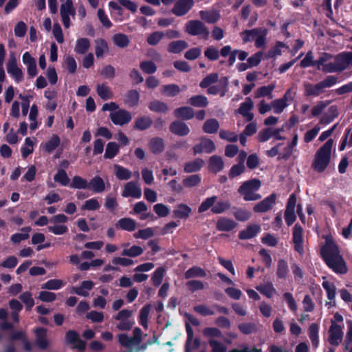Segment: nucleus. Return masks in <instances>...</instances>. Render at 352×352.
<instances>
[{
    "mask_svg": "<svg viewBox=\"0 0 352 352\" xmlns=\"http://www.w3.org/2000/svg\"><path fill=\"white\" fill-rule=\"evenodd\" d=\"M320 254L327 265L335 273L345 274L348 272L346 263L340 253L338 246L330 239L326 240L320 249Z\"/></svg>",
    "mask_w": 352,
    "mask_h": 352,
    "instance_id": "1",
    "label": "nucleus"
},
{
    "mask_svg": "<svg viewBox=\"0 0 352 352\" xmlns=\"http://www.w3.org/2000/svg\"><path fill=\"white\" fill-rule=\"evenodd\" d=\"M333 141L328 140L316 153L311 167L318 173L325 170L330 163Z\"/></svg>",
    "mask_w": 352,
    "mask_h": 352,
    "instance_id": "2",
    "label": "nucleus"
},
{
    "mask_svg": "<svg viewBox=\"0 0 352 352\" xmlns=\"http://www.w3.org/2000/svg\"><path fill=\"white\" fill-rule=\"evenodd\" d=\"M231 208V203L229 200H219L217 197L212 195L205 199L198 208L199 213H204L210 208L212 214H222Z\"/></svg>",
    "mask_w": 352,
    "mask_h": 352,
    "instance_id": "3",
    "label": "nucleus"
},
{
    "mask_svg": "<svg viewBox=\"0 0 352 352\" xmlns=\"http://www.w3.org/2000/svg\"><path fill=\"white\" fill-rule=\"evenodd\" d=\"M261 182L254 178L243 182L238 189V192L243 196L245 201H256L261 198V195L256 192L260 188Z\"/></svg>",
    "mask_w": 352,
    "mask_h": 352,
    "instance_id": "4",
    "label": "nucleus"
},
{
    "mask_svg": "<svg viewBox=\"0 0 352 352\" xmlns=\"http://www.w3.org/2000/svg\"><path fill=\"white\" fill-rule=\"evenodd\" d=\"M352 65V52H342L332 56L331 63L327 65V72H339L346 69Z\"/></svg>",
    "mask_w": 352,
    "mask_h": 352,
    "instance_id": "5",
    "label": "nucleus"
},
{
    "mask_svg": "<svg viewBox=\"0 0 352 352\" xmlns=\"http://www.w3.org/2000/svg\"><path fill=\"white\" fill-rule=\"evenodd\" d=\"M186 32L192 36H201L207 39L209 36V31L204 23L199 20L189 21L185 26Z\"/></svg>",
    "mask_w": 352,
    "mask_h": 352,
    "instance_id": "6",
    "label": "nucleus"
},
{
    "mask_svg": "<svg viewBox=\"0 0 352 352\" xmlns=\"http://www.w3.org/2000/svg\"><path fill=\"white\" fill-rule=\"evenodd\" d=\"M6 69L8 74L15 82H20L23 80L24 73L22 69L19 67L16 58L14 56L10 57L6 65Z\"/></svg>",
    "mask_w": 352,
    "mask_h": 352,
    "instance_id": "7",
    "label": "nucleus"
},
{
    "mask_svg": "<svg viewBox=\"0 0 352 352\" xmlns=\"http://www.w3.org/2000/svg\"><path fill=\"white\" fill-rule=\"evenodd\" d=\"M60 16L65 28L70 26V16L74 17L76 12L72 0H65L60 6Z\"/></svg>",
    "mask_w": 352,
    "mask_h": 352,
    "instance_id": "8",
    "label": "nucleus"
},
{
    "mask_svg": "<svg viewBox=\"0 0 352 352\" xmlns=\"http://www.w3.org/2000/svg\"><path fill=\"white\" fill-rule=\"evenodd\" d=\"M296 195L295 193L290 195L286 205L285 211V220L288 226H292L296 220L295 207L296 206Z\"/></svg>",
    "mask_w": 352,
    "mask_h": 352,
    "instance_id": "9",
    "label": "nucleus"
},
{
    "mask_svg": "<svg viewBox=\"0 0 352 352\" xmlns=\"http://www.w3.org/2000/svg\"><path fill=\"white\" fill-rule=\"evenodd\" d=\"M343 331L340 325L331 320V324L329 329L328 342L333 346H338L342 341Z\"/></svg>",
    "mask_w": 352,
    "mask_h": 352,
    "instance_id": "10",
    "label": "nucleus"
},
{
    "mask_svg": "<svg viewBox=\"0 0 352 352\" xmlns=\"http://www.w3.org/2000/svg\"><path fill=\"white\" fill-rule=\"evenodd\" d=\"M292 241L294 244V250L300 254L304 253L303 249V229L299 223H296L293 228Z\"/></svg>",
    "mask_w": 352,
    "mask_h": 352,
    "instance_id": "11",
    "label": "nucleus"
},
{
    "mask_svg": "<svg viewBox=\"0 0 352 352\" xmlns=\"http://www.w3.org/2000/svg\"><path fill=\"white\" fill-rule=\"evenodd\" d=\"M276 197L277 196L276 193H272L271 195L265 197L263 200L258 202L254 206V212L261 213L270 210L275 204Z\"/></svg>",
    "mask_w": 352,
    "mask_h": 352,
    "instance_id": "12",
    "label": "nucleus"
},
{
    "mask_svg": "<svg viewBox=\"0 0 352 352\" xmlns=\"http://www.w3.org/2000/svg\"><path fill=\"white\" fill-rule=\"evenodd\" d=\"M22 62L26 67L29 77L34 78L38 74L36 59L28 52H25L22 56Z\"/></svg>",
    "mask_w": 352,
    "mask_h": 352,
    "instance_id": "13",
    "label": "nucleus"
},
{
    "mask_svg": "<svg viewBox=\"0 0 352 352\" xmlns=\"http://www.w3.org/2000/svg\"><path fill=\"white\" fill-rule=\"evenodd\" d=\"M194 5V0H178L172 9V12L177 16L186 14Z\"/></svg>",
    "mask_w": 352,
    "mask_h": 352,
    "instance_id": "14",
    "label": "nucleus"
},
{
    "mask_svg": "<svg viewBox=\"0 0 352 352\" xmlns=\"http://www.w3.org/2000/svg\"><path fill=\"white\" fill-rule=\"evenodd\" d=\"M111 122L116 125H123L131 120V115L126 110L120 109L110 114Z\"/></svg>",
    "mask_w": 352,
    "mask_h": 352,
    "instance_id": "15",
    "label": "nucleus"
},
{
    "mask_svg": "<svg viewBox=\"0 0 352 352\" xmlns=\"http://www.w3.org/2000/svg\"><path fill=\"white\" fill-rule=\"evenodd\" d=\"M122 196L124 197H131L135 199H140L142 197V190L135 182L131 181L125 184Z\"/></svg>",
    "mask_w": 352,
    "mask_h": 352,
    "instance_id": "16",
    "label": "nucleus"
},
{
    "mask_svg": "<svg viewBox=\"0 0 352 352\" xmlns=\"http://www.w3.org/2000/svg\"><path fill=\"white\" fill-rule=\"evenodd\" d=\"M169 130L173 134L179 136H185L190 133L188 125L185 122L178 120L174 121L170 124Z\"/></svg>",
    "mask_w": 352,
    "mask_h": 352,
    "instance_id": "17",
    "label": "nucleus"
},
{
    "mask_svg": "<svg viewBox=\"0 0 352 352\" xmlns=\"http://www.w3.org/2000/svg\"><path fill=\"white\" fill-rule=\"evenodd\" d=\"M261 231V227L257 224L248 225L245 229L239 233V239L241 240H247L252 239L257 235Z\"/></svg>",
    "mask_w": 352,
    "mask_h": 352,
    "instance_id": "18",
    "label": "nucleus"
},
{
    "mask_svg": "<svg viewBox=\"0 0 352 352\" xmlns=\"http://www.w3.org/2000/svg\"><path fill=\"white\" fill-rule=\"evenodd\" d=\"M236 226V222L227 217L219 218L216 225L217 230L221 232H230Z\"/></svg>",
    "mask_w": 352,
    "mask_h": 352,
    "instance_id": "19",
    "label": "nucleus"
},
{
    "mask_svg": "<svg viewBox=\"0 0 352 352\" xmlns=\"http://www.w3.org/2000/svg\"><path fill=\"white\" fill-rule=\"evenodd\" d=\"M94 193H101L105 190V183L103 179L96 175L91 178L89 182V188Z\"/></svg>",
    "mask_w": 352,
    "mask_h": 352,
    "instance_id": "20",
    "label": "nucleus"
},
{
    "mask_svg": "<svg viewBox=\"0 0 352 352\" xmlns=\"http://www.w3.org/2000/svg\"><path fill=\"white\" fill-rule=\"evenodd\" d=\"M36 333V344L42 349L45 350L48 346V342L46 338L47 329L43 327H38L35 330Z\"/></svg>",
    "mask_w": 352,
    "mask_h": 352,
    "instance_id": "21",
    "label": "nucleus"
},
{
    "mask_svg": "<svg viewBox=\"0 0 352 352\" xmlns=\"http://www.w3.org/2000/svg\"><path fill=\"white\" fill-rule=\"evenodd\" d=\"M290 91L291 89H287L283 98L275 100L272 102V105L274 113H280L283 111L284 109L287 107L288 104L287 101L288 100V97H291Z\"/></svg>",
    "mask_w": 352,
    "mask_h": 352,
    "instance_id": "22",
    "label": "nucleus"
},
{
    "mask_svg": "<svg viewBox=\"0 0 352 352\" xmlns=\"http://www.w3.org/2000/svg\"><path fill=\"white\" fill-rule=\"evenodd\" d=\"M174 116L178 119L190 120L195 116L193 109L190 107H182L174 110Z\"/></svg>",
    "mask_w": 352,
    "mask_h": 352,
    "instance_id": "23",
    "label": "nucleus"
},
{
    "mask_svg": "<svg viewBox=\"0 0 352 352\" xmlns=\"http://www.w3.org/2000/svg\"><path fill=\"white\" fill-rule=\"evenodd\" d=\"M224 166L223 161L221 157L219 155H212L209 159L208 168L210 171L217 173L220 172Z\"/></svg>",
    "mask_w": 352,
    "mask_h": 352,
    "instance_id": "24",
    "label": "nucleus"
},
{
    "mask_svg": "<svg viewBox=\"0 0 352 352\" xmlns=\"http://www.w3.org/2000/svg\"><path fill=\"white\" fill-rule=\"evenodd\" d=\"M116 227L123 230L132 232L136 228V223L133 219L124 217L118 220L116 224Z\"/></svg>",
    "mask_w": 352,
    "mask_h": 352,
    "instance_id": "25",
    "label": "nucleus"
},
{
    "mask_svg": "<svg viewBox=\"0 0 352 352\" xmlns=\"http://www.w3.org/2000/svg\"><path fill=\"white\" fill-rule=\"evenodd\" d=\"M191 208L186 204H180L173 211V217L178 219H187L191 213Z\"/></svg>",
    "mask_w": 352,
    "mask_h": 352,
    "instance_id": "26",
    "label": "nucleus"
},
{
    "mask_svg": "<svg viewBox=\"0 0 352 352\" xmlns=\"http://www.w3.org/2000/svg\"><path fill=\"white\" fill-rule=\"evenodd\" d=\"M204 165V161L201 158H197L193 161L187 162L184 167L185 173H190L199 171Z\"/></svg>",
    "mask_w": 352,
    "mask_h": 352,
    "instance_id": "27",
    "label": "nucleus"
},
{
    "mask_svg": "<svg viewBox=\"0 0 352 352\" xmlns=\"http://www.w3.org/2000/svg\"><path fill=\"white\" fill-rule=\"evenodd\" d=\"M331 54L327 53L320 54L318 59L316 60V67L318 69H322L324 72H327V65L331 63Z\"/></svg>",
    "mask_w": 352,
    "mask_h": 352,
    "instance_id": "28",
    "label": "nucleus"
},
{
    "mask_svg": "<svg viewBox=\"0 0 352 352\" xmlns=\"http://www.w3.org/2000/svg\"><path fill=\"white\" fill-rule=\"evenodd\" d=\"M202 129L206 133H216L219 129V123L215 118H210L205 121Z\"/></svg>",
    "mask_w": 352,
    "mask_h": 352,
    "instance_id": "29",
    "label": "nucleus"
},
{
    "mask_svg": "<svg viewBox=\"0 0 352 352\" xmlns=\"http://www.w3.org/2000/svg\"><path fill=\"white\" fill-rule=\"evenodd\" d=\"M206 276V271L203 268L198 267V266H193V267L189 268L184 273V277L186 279H190V278H196V277L204 278Z\"/></svg>",
    "mask_w": 352,
    "mask_h": 352,
    "instance_id": "30",
    "label": "nucleus"
},
{
    "mask_svg": "<svg viewBox=\"0 0 352 352\" xmlns=\"http://www.w3.org/2000/svg\"><path fill=\"white\" fill-rule=\"evenodd\" d=\"M337 77L335 76H329L325 78L323 80L314 85H306L305 88H326L334 85L337 82Z\"/></svg>",
    "mask_w": 352,
    "mask_h": 352,
    "instance_id": "31",
    "label": "nucleus"
},
{
    "mask_svg": "<svg viewBox=\"0 0 352 352\" xmlns=\"http://www.w3.org/2000/svg\"><path fill=\"white\" fill-rule=\"evenodd\" d=\"M289 267L287 262L282 258L278 261L276 276L279 279H285L289 273Z\"/></svg>",
    "mask_w": 352,
    "mask_h": 352,
    "instance_id": "32",
    "label": "nucleus"
},
{
    "mask_svg": "<svg viewBox=\"0 0 352 352\" xmlns=\"http://www.w3.org/2000/svg\"><path fill=\"white\" fill-rule=\"evenodd\" d=\"M140 94L137 89H131L125 96L124 102L129 107H133L138 104Z\"/></svg>",
    "mask_w": 352,
    "mask_h": 352,
    "instance_id": "33",
    "label": "nucleus"
},
{
    "mask_svg": "<svg viewBox=\"0 0 352 352\" xmlns=\"http://www.w3.org/2000/svg\"><path fill=\"white\" fill-rule=\"evenodd\" d=\"M319 325L317 323H312L309 327V337L311 341L312 346L318 347L319 344L318 338Z\"/></svg>",
    "mask_w": 352,
    "mask_h": 352,
    "instance_id": "34",
    "label": "nucleus"
},
{
    "mask_svg": "<svg viewBox=\"0 0 352 352\" xmlns=\"http://www.w3.org/2000/svg\"><path fill=\"white\" fill-rule=\"evenodd\" d=\"M232 208L234 210L233 215L237 221H246L251 217V212L245 209L237 208L236 206H234Z\"/></svg>",
    "mask_w": 352,
    "mask_h": 352,
    "instance_id": "35",
    "label": "nucleus"
},
{
    "mask_svg": "<svg viewBox=\"0 0 352 352\" xmlns=\"http://www.w3.org/2000/svg\"><path fill=\"white\" fill-rule=\"evenodd\" d=\"M65 285V283L60 279H50L41 285V289L48 290H58Z\"/></svg>",
    "mask_w": 352,
    "mask_h": 352,
    "instance_id": "36",
    "label": "nucleus"
},
{
    "mask_svg": "<svg viewBox=\"0 0 352 352\" xmlns=\"http://www.w3.org/2000/svg\"><path fill=\"white\" fill-rule=\"evenodd\" d=\"M188 47V44L185 41L179 40L171 42L168 45V52L177 54Z\"/></svg>",
    "mask_w": 352,
    "mask_h": 352,
    "instance_id": "37",
    "label": "nucleus"
},
{
    "mask_svg": "<svg viewBox=\"0 0 352 352\" xmlns=\"http://www.w3.org/2000/svg\"><path fill=\"white\" fill-rule=\"evenodd\" d=\"M119 153V146L114 142H110L107 144L104 157L113 159Z\"/></svg>",
    "mask_w": 352,
    "mask_h": 352,
    "instance_id": "38",
    "label": "nucleus"
},
{
    "mask_svg": "<svg viewBox=\"0 0 352 352\" xmlns=\"http://www.w3.org/2000/svg\"><path fill=\"white\" fill-rule=\"evenodd\" d=\"M69 186L70 188L76 189H88L89 182L86 179H84L80 176L76 175L72 178V181Z\"/></svg>",
    "mask_w": 352,
    "mask_h": 352,
    "instance_id": "39",
    "label": "nucleus"
},
{
    "mask_svg": "<svg viewBox=\"0 0 352 352\" xmlns=\"http://www.w3.org/2000/svg\"><path fill=\"white\" fill-rule=\"evenodd\" d=\"M60 144V138L57 135H53L52 137L45 143V150L48 153L53 152Z\"/></svg>",
    "mask_w": 352,
    "mask_h": 352,
    "instance_id": "40",
    "label": "nucleus"
},
{
    "mask_svg": "<svg viewBox=\"0 0 352 352\" xmlns=\"http://www.w3.org/2000/svg\"><path fill=\"white\" fill-rule=\"evenodd\" d=\"M188 103L197 107H205L208 105V101L206 97L198 95L189 98Z\"/></svg>",
    "mask_w": 352,
    "mask_h": 352,
    "instance_id": "41",
    "label": "nucleus"
},
{
    "mask_svg": "<svg viewBox=\"0 0 352 352\" xmlns=\"http://www.w3.org/2000/svg\"><path fill=\"white\" fill-rule=\"evenodd\" d=\"M116 176L120 180H128L132 176V173L127 168L120 165H116Z\"/></svg>",
    "mask_w": 352,
    "mask_h": 352,
    "instance_id": "42",
    "label": "nucleus"
},
{
    "mask_svg": "<svg viewBox=\"0 0 352 352\" xmlns=\"http://www.w3.org/2000/svg\"><path fill=\"white\" fill-rule=\"evenodd\" d=\"M151 124L152 120L149 118L140 117L137 118L135 121L134 129L144 131L150 127Z\"/></svg>",
    "mask_w": 352,
    "mask_h": 352,
    "instance_id": "43",
    "label": "nucleus"
},
{
    "mask_svg": "<svg viewBox=\"0 0 352 352\" xmlns=\"http://www.w3.org/2000/svg\"><path fill=\"white\" fill-rule=\"evenodd\" d=\"M54 179L63 186H66L69 183V178L64 169L59 168L57 173L54 175Z\"/></svg>",
    "mask_w": 352,
    "mask_h": 352,
    "instance_id": "44",
    "label": "nucleus"
},
{
    "mask_svg": "<svg viewBox=\"0 0 352 352\" xmlns=\"http://www.w3.org/2000/svg\"><path fill=\"white\" fill-rule=\"evenodd\" d=\"M201 178L199 175H191L186 177L182 181L183 186L186 188H192L197 186L201 182Z\"/></svg>",
    "mask_w": 352,
    "mask_h": 352,
    "instance_id": "45",
    "label": "nucleus"
},
{
    "mask_svg": "<svg viewBox=\"0 0 352 352\" xmlns=\"http://www.w3.org/2000/svg\"><path fill=\"white\" fill-rule=\"evenodd\" d=\"M90 46L89 41L87 38H82L76 41L75 52L78 54H85Z\"/></svg>",
    "mask_w": 352,
    "mask_h": 352,
    "instance_id": "46",
    "label": "nucleus"
},
{
    "mask_svg": "<svg viewBox=\"0 0 352 352\" xmlns=\"http://www.w3.org/2000/svg\"><path fill=\"white\" fill-rule=\"evenodd\" d=\"M201 19L209 23H214L219 18V14L214 11H201L199 12Z\"/></svg>",
    "mask_w": 352,
    "mask_h": 352,
    "instance_id": "47",
    "label": "nucleus"
},
{
    "mask_svg": "<svg viewBox=\"0 0 352 352\" xmlns=\"http://www.w3.org/2000/svg\"><path fill=\"white\" fill-rule=\"evenodd\" d=\"M113 41L114 44L121 48L126 47L129 43L128 36L123 34H116L113 36Z\"/></svg>",
    "mask_w": 352,
    "mask_h": 352,
    "instance_id": "48",
    "label": "nucleus"
},
{
    "mask_svg": "<svg viewBox=\"0 0 352 352\" xmlns=\"http://www.w3.org/2000/svg\"><path fill=\"white\" fill-rule=\"evenodd\" d=\"M19 299L25 304L28 311L30 310L34 305V300L30 292H25L19 296Z\"/></svg>",
    "mask_w": 352,
    "mask_h": 352,
    "instance_id": "49",
    "label": "nucleus"
},
{
    "mask_svg": "<svg viewBox=\"0 0 352 352\" xmlns=\"http://www.w3.org/2000/svg\"><path fill=\"white\" fill-rule=\"evenodd\" d=\"M107 51V43L104 40L98 39L96 41V55L98 58L102 57Z\"/></svg>",
    "mask_w": 352,
    "mask_h": 352,
    "instance_id": "50",
    "label": "nucleus"
},
{
    "mask_svg": "<svg viewBox=\"0 0 352 352\" xmlns=\"http://www.w3.org/2000/svg\"><path fill=\"white\" fill-rule=\"evenodd\" d=\"M143 249L140 246L134 245L129 249H124L121 254L129 257H135L141 255Z\"/></svg>",
    "mask_w": 352,
    "mask_h": 352,
    "instance_id": "51",
    "label": "nucleus"
},
{
    "mask_svg": "<svg viewBox=\"0 0 352 352\" xmlns=\"http://www.w3.org/2000/svg\"><path fill=\"white\" fill-rule=\"evenodd\" d=\"M239 330L245 335L256 331V325L253 322H243L238 325Z\"/></svg>",
    "mask_w": 352,
    "mask_h": 352,
    "instance_id": "52",
    "label": "nucleus"
},
{
    "mask_svg": "<svg viewBox=\"0 0 352 352\" xmlns=\"http://www.w3.org/2000/svg\"><path fill=\"white\" fill-rule=\"evenodd\" d=\"M245 170V167L244 164L243 163H238L236 164L233 165L228 173V176L230 179H233L240 175H241L243 173H244Z\"/></svg>",
    "mask_w": 352,
    "mask_h": 352,
    "instance_id": "53",
    "label": "nucleus"
},
{
    "mask_svg": "<svg viewBox=\"0 0 352 352\" xmlns=\"http://www.w3.org/2000/svg\"><path fill=\"white\" fill-rule=\"evenodd\" d=\"M100 208V204L96 198H91L87 200L82 206L81 209L83 210H97Z\"/></svg>",
    "mask_w": 352,
    "mask_h": 352,
    "instance_id": "54",
    "label": "nucleus"
},
{
    "mask_svg": "<svg viewBox=\"0 0 352 352\" xmlns=\"http://www.w3.org/2000/svg\"><path fill=\"white\" fill-rule=\"evenodd\" d=\"M253 108V102L249 97L245 98V100L240 104L239 108L236 110V113L243 115L246 113L250 112Z\"/></svg>",
    "mask_w": 352,
    "mask_h": 352,
    "instance_id": "55",
    "label": "nucleus"
},
{
    "mask_svg": "<svg viewBox=\"0 0 352 352\" xmlns=\"http://www.w3.org/2000/svg\"><path fill=\"white\" fill-rule=\"evenodd\" d=\"M322 285L327 292L328 299L330 300H333L336 294V289L334 284L329 281H323Z\"/></svg>",
    "mask_w": 352,
    "mask_h": 352,
    "instance_id": "56",
    "label": "nucleus"
},
{
    "mask_svg": "<svg viewBox=\"0 0 352 352\" xmlns=\"http://www.w3.org/2000/svg\"><path fill=\"white\" fill-rule=\"evenodd\" d=\"M33 142L30 138H26L25 140V146L21 148V155L23 159H25L29 155L33 153Z\"/></svg>",
    "mask_w": 352,
    "mask_h": 352,
    "instance_id": "57",
    "label": "nucleus"
},
{
    "mask_svg": "<svg viewBox=\"0 0 352 352\" xmlns=\"http://www.w3.org/2000/svg\"><path fill=\"white\" fill-rule=\"evenodd\" d=\"M218 82V74L212 73L205 77L200 82L201 88H206Z\"/></svg>",
    "mask_w": 352,
    "mask_h": 352,
    "instance_id": "58",
    "label": "nucleus"
},
{
    "mask_svg": "<svg viewBox=\"0 0 352 352\" xmlns=\"http://www.w3.org/2000/svg\"><path fill=\"white\" fill-rule=\"evenodd\" d=\"M48 232L56 235H62L68 232V227L65 225L54 224L47 227Z\"/></svg>",
    "mask_w": 352,
    "mask_h": 352,
    "instance_id": "59",
    "label": "nucleus"
},
{
    "mask_svg": "<svg viewBox=\"0 0 352 352\" xmlns=\"http://www.w3.org/2000/svg\"><path fill=\"white\" fill-rule=\"evenodd\" d=\"M219 137L221 139L230 142H236L238 140V135L234 132L228 130L221 129L219 131Z\"/></svg>",
    "mask_w": 352,
    "mask_h": 352,
    "instance_id": "60",
    "label": "nucleus"
},
{
    "mask_svg": "<svg viewBox=\"0 0 352 352\" xmlns=\"http://www.w3.org/2000/svg\"><path fill=\"white\" fill-rule=\"evenodd\" d=\"M204 336L210 338H223L222 332L217 327H206L203 331Z\"/></svg>",
    "mask_w": 352,
    "mask_h": 352,
    "instance_id": "61",
    "label": "nucleus"
},
{
    "mask_svg": "<svg viewBox=\"0 0 352 352\" xmlns=\"http://www.w3.org/2000/svg\"><path fill=\"white\" fill-rule=\"evenodd\" d=\"M150 311V306L148 305L144 306L140 312V324L144 327H147L148 316Z\"/></svg>",
    "mask_w": 352,
    "mask_h": 352,
    "instance_id": "62",
    "label": "nucleus"
},
{
    "mask_svg": "<svg viewBox=\"0 0 352 352\" xmlns=\"http://www.w3.org/2000/svg\"><path fill=\"white\" fill-rule=\"evenodd\" d=\"M195 312L200 314L202 316H212L214 314L213 310L204 305H198L193 307Z\"/></svg>",
    "mask_w": 352,
    "mask_h": 352,
    "instance_id": "63",
    "label": "nucleus"
},
{
    "mask_svg": "<svg viewBox=\"0 0 352 352\" xmlns=\"http://www.w3.org/2000/svg\"><path fill=\"white\" fill-rule=\"evenodd\" d=\"M208 344L212 348V352H226L227 347L224 346L220 342L210 339L208 340Z\"/></svg>",
    "mask_w": 352,
    "mask_h": 352,
    "instance_id": "64",
    "label": "nucleus"
}]
</instances>
